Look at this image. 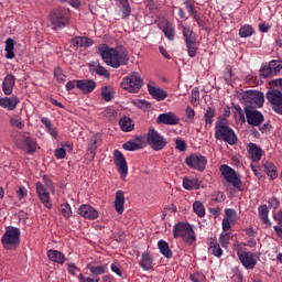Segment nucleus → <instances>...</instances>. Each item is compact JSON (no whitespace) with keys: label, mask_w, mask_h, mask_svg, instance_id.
Segmentation results:
<instances>
[{"label":"nucleus","mask_w":282,"mask_h":282,"mask_svg":"<svg viewBox=\"0 0 282 282\" xmlns=\"http://www.w3.org/2000/svg\"><path fill=\"white\" fill-rule=\"evenodd\" d=\"M162 30L164 36L167 41H174L175 40V26H173V23L166 21L163 26H160Z\"/></svg>","instance_id":"7c9ffc66"},{"label":"nucleus","mask_w":282,"mask_h":282,"mask_svg":"<svg viewBox=\"0 0 282 282\" xmlns=\"http://www.w3.org/2000/svg\"><path fill=\"white\" fill-rule=\"evenodd\" d=\"M161 254L165 257V259H172L173 258V251H171V248H160Z\"/></svg>","instance_id":"e2e57ef3"},{"label":"nucleus","mask_w":282,"mask_h":282,"mask_svg":"<svg viewBox=\"0 0 282 282\" xmlns=\"http://www.w3.org/2000/svg\"><path fill=\"white\" fill-rule=\"evenodd\" d=\"M265 98L273 105L274 112L282 116V91L279 89H271L267 93Z\"/></svg>","instance_id":"dca6fc26"},{"label":"nucleus","mask_w":282,"mask_h":282,"mask_svg":"<svg viewBox=\"0 0 282 282\" xmlns=\"http://www.w3.org/2000/svg\"><path fill=\"white\" fill-rule=\"evenodd\" d=\"M14 75L9 74L4 77L2 83V90L4 96H11L12 91H14Z\"/></svg>","instance_id":"393cba45"},{"label":"nucleus","mask_w":282,"mask_h":282,"mask_svg":"<svg viewBox=\"0 0 282 282\" xmlns=\"http://www.w3.org/2000/svg\"><path fill=\"white\" fill-rule=\"evenodd\" d=\"M235 112L234 116L238 122H246V115H243V110L241 109V106H235L234 107Z\"/></svg>","instance_id":"a18cd8bd"},{"label":"nucleus","mask_w":282,"mask_h":282,"mask_svg":"<svg viewBox=\"0 0 282 282\" xmlns=\"http://www.w3.org/2000/svg\"><path fill=\"white\" fill-rule=\"evenodd\" d=\"M123 149H124V151H140V149H142V147H140V143H138L135 141H127L123 144Z\"/></svg>","instance_id":"c03bdc74"},{"label":"nucleus","mask_w":282,"mask_h":282,"mask_svg":"<svg viewBox=\"0 0 282 282\" xmlns=\"http://www.w3.org/2000/svg\"><path fill=\"white\" fill-rule=\"evenodd\" d=\"M98 54L108 67L118 69L129 63V53L127 51H118L107 44L98 45Z\"/></svg>","instance_id":"f257e3e1"},{"label":"nucleus","mask_w":282,"mask_h":282,"mask_svg":"<svg viewBox=\"0 0 282 282\" xmlns=\"http://www.w3.org/2000/svg\"><path fill=\"white\" fill-rule=\"evenodd\" d=\"M11 127H15L17 129H23L25 127V123L19 116H14L10 119Z\"/></svg>","instance_id":"49530a36"},{"label":"nucleus","mask_w":282,"mask_h":282,"mask_svg":"<svg viewBox=\"0 0 282 282\" xmlns=\"http://www.w3.org/2000/svg\"><path fill=\"white\" fill-rule=\"evenodd\" d=\"M1 241L3 246H19L21 243V230L17 227H8Z\"/></svg>","instance_id":"f8f14e48"},{"label":"nucleus","mask_w":282,"mask_h":282,"mask_svg":"<svg viewBox=\"0 0 282 282\" xmlns=\"http://www.w3.org/2000/svg\"><path fill=\"white\" fill-rule=\"evenodd\" d=\"M209 254H213L214 257H221L224 254V250L221 248H209L208 249Z\"/></svg>","instance_id":"680f3d73"},{"label":"nucleus","mask_w":282,"mask_h":282,"mask_svg":"<svg viewBox=\"0 0 282 282\" xmlns=\"http://www.w3.org/2000/svg\"><path fill=\"white\" fill-rule=\"evenodd\" d=\"M247 151L252 162H260L261 158H263V150L256 143H249L247 147Z\"/></svg>","instance_id":"b1692460"},{"label":"nucleus","mask_w":282,"mask_h":282,"mask_svg":"<svg viewBox=\"0 0 282 282\" xmlns=\"http://www.w3.org/2000/svg\"><path fill=\"white\" fill-rule=\"evenodd\" d=\"M219 171L224 180L228 184H231V186H234V188H237V191H243V188H241L242 186L241 178H239V176L237 175V171H235V169L230 167L227 164H223L220 165Z\"/></svg>","instance_id":"1a4fd4ad"},{"label":"nucleus","mask_w":282,"mask_h":282,"mask_svg":"<svg viewBox=\"0 0 282 282\" xmlns=\"http://www.w3.org/2000/svg\"><path fill=\"white\" fill-rule=\"evenodd\" d=\"M215 113H216L215 108L208 107L206 109L205 115H204V120H205L206 127H213V122H215V120H214Z\"/></svg>","instance_id":"c9c22d12"},{"label":"nucleus","mask_w":282,"mask_h":282,"mask_svg":"<svg viewBox=\"0 0 282 282\" xmlns=\"http://www.w3.org/2000/svg\"><path fill=\"white\" fill-rule=\"evenodd\" d=\"M282 69V61L273 59L268 64H264L260 68V78H270L272 76H279Z\"/></svg>","instance_id":"9d476101"},{"label":"nucleus","mask_w":282,"mask_h":282,"mask_svg":"<svg viewBox=\"0 0 282 282\" xmlns=\"http://www.w3.org/2000/svg\"><path fill=\"white\" fill-rule=\"evenodd\" d=\"M270 87H278L282 91V78L273 79L269 82Z\"/></svg>","instance_id":"338daca9"},{"label":"nucleus","mask_w":282,"mask_h":282,"mask_svg":"<svg viewBox=\"0 0 282 282\" xmlns=\"http://www.w3.org/2000/svg\"><path fill=\"white\" fill-rule=\"evenodd\" d=\"M148 91L150 96H152V98L154 100H158L159 102H162V100H166V98L169 97V94L164 89L151 86V84H148Z\"/></svg>","instance_id":"4be33fe9"},{"label":"nucleus","mask_w":282,"mask_h":282,"mask_svg":"<svg viewBox=\"0 0 282 282\" xmlns=\"http://www.w3.org/2000/svg\"><path fill=\"white\" fill-rule=\"evenodd\" d=\"M225 219L231 221V224H235L239 217L237 216V210L232 208L225 209Z\"/></svg>","instance_id":"37998d69"},{"label":"nucleus","mask_w":282,"mask_h":282,"mask_svg":"<svg viewBox=\"0 0 282 282\" xmlns=\"http://www.w3.org/2000/svg\"><path fill=\"white\" fill-rule=\"evenodd\" d=\"M147 142L153 151H162L169 144L166 138L162 133L158 132L154 128H149L147 133Z\"/></svg>","instance_id":"423d86ee"},{"label":"nucleus","mask_w":282,"mask_h":282,"mask_svg":"<svg viewBox=\"0 0 282 282\" xmlns=\"http://www.w3.org/2000/svg\"><path fill=\"white\" fill-rule=\"evenodd\" d=\"M94 72L97 74V76H104L105 78H109L110 76L109 70H107V68L100 64L95 66Z\"/></svg>","instance_id":"09e8293b"},{"label":"nucleus","mask_w":282,"mask_h":282,"mask_svg":"<svg viewBox=\"0 0 282 282\" xmlns=\"http://www.w3.org/2000/svg\"><path fill=\"white\" fill-rule=\"evenodd\" d=\"M258 213L262 224H267V226H270V218H268V214L270 213V210L268 209V205H261L258 208Z\"/></svg>","instance_id":"e433bc0d"},{"label":"nucleus","mask_w":282,"mask_h":282,"mask_svg":"<svg viewBox=\"0 0 282 282\" xmlns=\"http://www.w3.org/2000/svg\"><path fill=\"white\" fill-rule=\"evenodd\" d=\"M54 155L56 160H65L67 158V151H65V148H58L55 150Z\"/></svg>","instance_id":"6e6d98bb"},{"label":"nucleus","mask_w":282,"mask_h":282,"mask_svg":"<svg viewBox=\"0 0 282 282\" xmlns=\"http://www.w3.org/2000/svg\"><path fill=\"white\" fill-rule=\"evenodd\" d=\"M101 98L106 102H111L113 100V89L111 87H102L101 88Z\"/></svg>","instance_id":"ea45409f"},{"label":"nucleus","mask_w":282,"mask_h":282,"mask_svg":"<svg viewBox=\"0 0 282 282\" xmlns=\"http://www.w3.org/2000/svg\"><path fill=\"white\" fill-rule=\"evenodd\" d=\"M254 34V29L250 24H245L239 29L240 39H248Z\"/></svg>","instance_id":"4c0bfd02"},{"label":"nucleus","mask_w":282,"mask_h":282,"mask_svg":"<svg viewBox=\"0 0 282 282\" xmlns=\"http://www.w3.org/2000/svg\"><path fill=\"white\" fill-rule=\"evenodd\" d=\"M185 164H187L189 169H194L195 171H199L202 173L206 170L208 159L202 154H192L185 159Z\"/></svg>","instance_id":"4468645a"},{"label":"nucleus","mask_w":282,"mask_h":282,"mask_svg":"<svg viewBox=\"0 0 282 282\" xmlns=\"http://www.w3.org/2000/svg\"><path fill=\"white\" fill-rule=\"evenodd\" d=\"M79 282H100V278L99 276H95V278H87L85 275H83V273H80L78 275Z\"/></svg>","instance_id":"13d9d810"},{"label":"nucleus","mask_w":282,"mask_h":282,"mask_svg":"<svg viewBox=\"0 0 282 282\" xmlns=\"http://www.w3.org/2000/svg\"><path fill=\"white\" fill-rule=\"evenodd\" d=\"M183 36L185 39L186 52L189 58H195V56H197V51L199 50L197 35H195V32L189 28L183 26Z\"/></svg>","instance_id":"6e6552de"},{"label":"nucleus","mask_w":282,"mask_h":282,"mask_svg":"<svg viewBox=\"0 0 282 282\" xmlns=\"http://www.w3.org/2000/svg\"><path fill=\"white\" fill-rule=\"evenodd\" d=\"M41 122L46 128L47 133H50V135L54 138V140H58V130L52 127V121L47 117H43L41 119Z\"/></svg>","instance_id":"2f4dec72"},{"label":"nucleus","mask_w":282,"mask_h":282,"mask_svg":"<svg viewBox=\"0 0 282 282\" xmlns=\"http://www.w3.org/2000/svg\"><path fill=\"white\" fill-rule=\"evenodd\" d=\"M189 280L193 282H205L206 281V275L204 273L196 271L189 275Z\"/></svg>","instance_id":"8fccbe9b"},{"label":"nucleus","mask_w":282,"mask_h":282,"mask_svg":"<svg viewBox=\"0 0 282 282\" xmlns=\"http://www.w3.org/2000/svg\"><path fill=\"white\" fill-rule=\"evenodd\" d=\"M237 254L240 263L246 270H254L257 267V254L246 251L242 248L238 249Z\"/></svg>","instance_id":"ddd939ff"},{"label":"nucleus","mask_w":282,"mask_h":282,"mask_svg":"<svg viewBox=\"0 0 282 282\" xmlns=\"http://www.w3.org/2000/svg\"><path fill=\"white\" fill-rule=\"evenodd\" d=\"M174 238L183 239L184 243L187 246H195V241H197V236H195V230L189 224L186 223H177L173 227Z\"/></svg>","instance_id":"f03ea898"},{"label":"nucleus","mask_w":282,"mask_h":282,"mask_svg":"<svg viewBox=\"0 0 282 282\" xmlns=\"http://www.w3.org/2000/svg\"><path fill=\"white\" fill-rule=\"evenodd\" d=\"M100 140V134H94L90 138V142L88 145V151L91 154V160H94V158H96V150L98 149V141Z\"/></svg>","instance_id":"473e14b6"},{"label":"nucleus","mask_w":282,"mask_h":282,"mask_svg":"<svg viewBox=\"0 0 282 282\" xmlns=\"http://www.w3.org/2000/svg\"><path fill=\"white\" fill-rule=\"evenodd\" d=\"M74 47H91L94 45V40L87 36H76L72 40Z\"/></svg>","instance_id":"cd10ccee"},{"label":"nucleus","mask_w":282,"mask_h":282,"mask_svg":"<svg viewBox=\"0 0 282 282\" xmlns=\"http://www.w3.org/2000/svg\"><path fill=\"white\" fill-rule=\"evenodd\" d=\"M241 99L246 102V107H254V109H261L263 102H265V97L263 93L258 90H246L241 93Z\"/></svg>","instance_id":"0eeeda50"},{"label":"nucleus","mask_w":282,"mask_h":282,"mask_svg":"<svg viewBox=\"0 0 282 282\" xmlns=\"http://www.w3.org/2000/svg\"><path fill=\"white\" fill-rule=\"evenodd\" d=\"M20 102L21 100L17 96L2 97V108L8 109V111H14Z\"/></svg>","instance_id":"a878e982"},{"label":"nucleus","mask_w":282,"mask_h":282,"mask_svg":"<svg viewBox=\"0 0 282 282\" xmlns=\"http://www.w3.org/2000/svg\"><path fill=\"white\" fill-rule=\"evenodd\" d=\"M77 89L83 94H91L96 89V82L94 79H77Z\"/></svg>","instance_id":"5701e85b"},{"label":"nucleus","mask_w":282,"mask_h":282,"mask_svg":"<svg viewBox=\"0 0 282 282\" xmlns=\"http://www.w3.org/2000/svg\"><path fill=\"white\" fill-rule=\"evenodd\" d=\"M47 258L50 261H53V263H58L59 265L65 263V254L58 250L50 249L47 251Z\"/></svg>","instance_id":"c85d7f7f"},{"label":"nucleus","mask_w":282,"mask_h":282,"mask_svg":"<svg viewBox=\"0 0 282 282\" xmlns=\"http://www.w3.org/2000/svg\"><path fill=\"white\" fill-rule=\"evenodd\" d=\"M191 102H192L193 107H197L199 105V89L194 88L192 90Z\"/></svg>","instance_id":"5fc2aeb1"},{"label":"nucleus","mask_w":282,"mask_h":282,"mask_svg":"<svg viewBox=\"0 0 282 282\" xmlns=\"http://www.w3.org/2000/svg\"><path fill=\"white\" fill-rule=\"evenodd\" d=\"M4 52H6V58H9V59L14 58V40H12V37H8L6 40Z\"/></svg>","instance_id":"72a5a7b5"},{"label":"nucleus","mask_w":282,"mask_h":282,"mask_svg":"<svg viewBox=\"0 0 282 282\" xmlns=\"http://www.w3.org/2000/svg\"><path fill=\"white\" fill-rule=\"evenodd\" d=\"M35 188H36V195L40 202H42L43 206H45V208H48V209L52 208V198L50 197L47 187H45V185L42 182H37L35 184Z\"/></svg>","instance_id":"f3484780"},{"label":"nucleus","mask_w":282,"mask_h":282,"mask_svg":"<svg viewBox=\"0 0 282 282\" xmlns=\"http://www.w3.org/2000/svg\"><path fill=\"white\" fill-rule=\"evenodd\" d=\"M42 180H43V184H45L46 188L48 191H51L52 193H54L55 186H54V182L52 181V177L47 174H44L42 176Z\"/></svg>","instance_id":"de8ad7c7"},{"label":"nucleus","mask_w":282,"mask_h":282,"mask_svg":"<svg viewBox=\"0 0 282 282\" xmlns=\"http://www.w3.org/2000/svg\"><path fill=\"white\" fill-rule=\"evenodd\" d=\"M54 76H55V79L57 80V83H65V80L67 78V76L65 74H63V69H61V67L55 68Z\"/></svg>","instance_id":"603ef678"},{"label":"nucleus","mask_w":282,"mask_h":282,"mask_svg":"<svg viewBox=\"0 0 282 282\" xmlns=\"http://www.w3.org/2000/svg\"><path fill=\"white\" fill-rule=\"evenodd\" d=\"M119 127L121 131H124V133H129L133 131L135 123H133V120L127 116H123L119 120Z\"/></svg>","instance_id":"c756f323"},{"label":"nucleus","mask_w":282,"mask_h":282,"mask_svg":"<svg viewBox=\"0 0 282 282\" xmlns=\"http://www.w3.org/2000/svg\"><path fill=\"white\" fill-rule=\"evenodd\" d=\"M87 268L88 270H90L91 274H95V276H98L99 274H105V267L102 265L94 267L91 264H88Z\"/></svg>","instance_id":"3c124183"},{"label":"nucleus","mask_w":282,"mask_h":282,"mask_svg":"<svg viewBox=\"0 0 282 282\" xmlns=\"http://www.w3.org/2000/svg\"><path fill=\"white\" fill-rule=\"evenodd\" d=\"M193 210L197 217H204L206 215V208L204 207V204L202 202L196 200L193 204Z\"/></svg>","instance_id":"a19ab883"},{"label":"nucleus","mask_w":282,"mask_h":282,"mask_svg":"<svg viewBox=\"0 0 282 282\" xmlns=\"http://www.w3.org/2000/svg\"><path fill=\"white\" fill-rule=\"evenodd\" d=\"M175 149H177V151H181L182 153H184V151H186V141L177 139L175 141Z\"/></svg>","instance_id":"4d7b16f0"},{"label":"nucleus","mask_w":282,"mask_h":282,"mask_svg":"<svg viewBox=\"0 0 282 282\" xmlns=\"http://www.w3.org/2000/svg\"><path fill=\"white\" fill-rule=\"evenodd\" d=\"M243 111L247 118V122L250 124V127H260L263 123V113L257 110L254 106H245Z\"/></svg>","instance_id":"9b49d317"},{"label":"nucleus","mask_w":282,"mask_h":282,"mask_svg":"<svg viewBox=\"0 0 282 282\" xmlns=\"http://www.w3.org/2000/svg\"><path fill=\"white\" fill-rule=\"evenodd\" d=\"M215 138L216 140L227 142V144H237V134H235V130L229 128L224 121L216 122Z\"/></svg>","instance_id":"7ed1b4c3"},{"label":"nucleus","mask_w":282,"mask_h":282,"mask_svg":"<svg viewBox=\"0 0 282 282\" xmlns=\"http://www.w3.org/2000/svg\"><path fill=\"white\" fill-rule=\"evenodd\" d=\"M106 118H116L118 112L113 108H107L105 112Z\"/></svg>","instance_id":"774afa93"},{"label":"nucleus","mask_w":282,"mask_h":282,"mask_svg":"<svg viewBox=\"0 0 282 282\" xmlns=\"http://www.w3.org/2000/svg\"><path fill=\"white\" fill-rule=\"evenodd\" d=\"M115 210L118 215L124 213V192L117 191L115 196Z\"/></svg>","instance_id":"bb28decb"},{"label":"nucleus","mask_w":282,"mask_h":282,"mask_svg":"<svg viewBox=\"0 0 282 282\" xmlns=\"http://www.w3.org/2000/svg\"><path fill=\"white\" fill-rule=\"evenodd\" d=\"M144 80L138 73H131L122 78L121 88L130 94H138L142 89Z\"/></svg>","instance_id":"39448f33"},{"label":"nucleus","mask_w":282,"mask_h":282,"mask_svg":"<svg viewBox=\"0 0 282 282\" xmlns=\"http://www.w3.org/2000/svg\"><path fill=\"white\" fill-rule=\"evenodd\" d=\"M113 162L118 169V173L121 175V180H127V175H129V166L127 165L124 154H122L120 150L113 151Z\"/></svg>","instance_id":"2eb2a0df"},{"label":"nucleus","mask_w":282,"mask_h":282,"mask_svg":"<svg viewBox=\"0 0 282 282\" xmlns=\"http://www.w3.org/2000/svg\"><path fill=\"white\" fill-rule=\"evenodd\" d=\"M232 221L228 220L227 218L223 219V230L224 232H228V230H230L232 228Z\"/></svg>","instance_id":"69168bd1"},{"label":"nucleus","mask_w":282,"mask_h":282,"mask_svg":"<svg viewBox=\"0 0 282 282\" xmlns=\"http://www.w3.org/2000/svg\"><path fill=\"white\" fill-rule=\"evenodd\" d=\"M50 22L54 25V30H63L69 24V11L65 8H57L51 11L48 15Z\"/></svg>","instance_id":"20e7f679"},{"label":"nucleus","mask_w":282,"mask_h":282,"mask_svg":"<svg viewBox=\"0 0 282 282\" xmlns=\"http://www.w3.org/2000/svg\"><path fill=\"white\" fill-rule=\"evenodd\" d=\"M139 265L144 272H149L155 265V256L150 253L149 250L144 251L139 261Z\"/></svg>","instance_id":"aec40b11"},{"label":"nucleus","mask_w":282,"mask_h":282,"mask_svg":"<svg viewBox=\"0 0 282 282\" xmlns=\"http://www.w3.org/2000/svg\"><path fill=\"white\" fill-rule=\"evenodd\" d=\"M264 171L267 175L270 176V180H276L279 177V173L276 172V165L272 162H265L264 163Z\"/></svg>","instance_id":"f704fd0d"},{"label":"nucleus","mask_w":282,"mask_h":282,"mask_svg":"<svg viewBox=\"0 0 282 282\" xmlns=\"http://www.w3.org/2000/svg\"><path fill=\"white\" fill-rule=\"evenodd\" d=\"M122 10V19H129L131 17V4H129V0L119 1Z\"/></svg>","instance_id":"58836bf2"},{"label":"nucleus","mask_w":282,"mask_h":282,"mask_svg":"<svg viewBox=\"0 0 282 282\" xmlns=\"http://www.w3.org/2000/svg\"><path fill=\"white\" fill-rule=\"evenodd\" d=\"M77 213L80 215V217H84V219H89V221L98 219V210L87 204L79 206Z\"/></svg>","instance_id":"412c9836"},{"label":"nucleus","mask_w":282,"mask_h":282,"mask_svg":"<svg viewBox=\"0 0 282 282\" xmlns=\"http://www.w3.org/2000/svg\"><path fill=\"white\" fill-rule=\"evenodd\" d=\"M18 149L26 150L28 155H33L39 149V143L32 137H23L22 142L15 143Z\"/></svg>","instance_id":"a211bd4d"},{"label":"nucleus","mask_w":282,"mask_h":282,"mask_svg":"<svg viewBox=\"0 0 282 282\" xmlns=\"http://www.w3.org/2000/svg\"><path fill=\"white\" fill-rule=\"evenodd\" d=\"M18 199H23V197H28V189L25 186H20L17 191Z\"/></svg>","instance_id":"bf43d9fd"},{"label":"nucleus","mask_w":282,"mask_h":282,"mask_svg":"<svg viewBox=\"0 0 282 282\" xmlns=\"http://www.w3.org/2000/svg\"><path fill=\"white\" fill-rule=\"evenodd\" d=\"M185 116L188 120H195V110L191 106H187L185 109Z\"/></svg>","instance_id":"052dcab7"},{"label":"nucleus","mask_w":282,"mask_h":282,"mask_svg":"<svg viewBox=\"0 0 282 282\" xmlns=\"http://www.w3.org/2000/svg\"><path fill=\"white\" fill-rule=\"evenodd\" d=\"M194 187H195V180H191L188 178V176H185L183 178V188H185V191H193Z\"/></svg>","instance_id":"864d4df0"},{"label":"nucleus","mask_w":282,"mask_h":282,"mask_svg":"<svg viewBox=\"0 0 282 282\" xmlns=\"http://www.w3.org/2000/svg\"><path fill=\"white\" fill-rule=\"evenodd\" d=\"M61 215H63V217H65V219H69V217H72V206H69L68 203H64L59 206L58 208Z\"/></svg>","instance_id":"79ce46f5"},{"label":"nucleus","mask_w":282,"mask_h":282,"mask_svg":"<svg viewBox=\"0 0 282 282\" xmlns=\"http://www.w3.org/2000/svg\"><path fill=\"white\" fill-rule=\"evenodd\" d=\"M156 122L158 124H167L170 127H175V124H180V117L173 111L164 112L158 116Z\"/></svg>","instance_id":"6ab92c4d"},{"label":"nucleus","mask_w":282,"mask_h":282,"mask_svg":"<svg viewBox=\"0 0 282 282\" xmlns=\"http://www.w3.org/2000/svg\"><path fill=\"white\" fill-rule=\"evenodd\" d=\"M185 8L191 17H195L197 14V10H195V6L192 3L186 2Z\"/></svg>","instance_id":"0e129e2a"}]
</instances>
